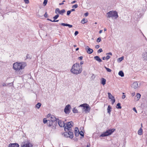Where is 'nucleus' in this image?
I'll return each instance as SVG.
<instances>
[{
	"label": "nucleus",
	"instance_id": "42",
	"mask_svg": "<svg viewBox=\"0 0 147 147\" xmlns=\"http://www.w3.org/2000/svg\"><path fill=\"white\" fill-rule=\"evenodd\" d=\"M102 51V50L101 49H99L97 51V52L98 53H100V52H101Z\"/></svg>",
	"mask_w": 147,
	"mask_h": 147
},
{
	"label": "nucleus",
	"instance_id": "5",
	"mask_svg": "<svg viewBox=\"0 0 147 147\" xmlns=\"http://www.w3.org/2000/svg\"><path fill=\"white\" fill-rule=\"evenodd\" d=\"M58 120L59 119H56L54 116L51 115L50 117V119L48 120L49 121V123L48 125L49 127L53 125V123L55 122V124H57Z\"/></svg>",
	"mask_w": 147,
	"mask_h": 147
},
{
	"label": "nucleus",
	"instance_id": "17",
	"mask_svg": "<svg viewBox=\"0 0 147 147\" xmlns=\"http://www.w3.org/2000/svg\"><path fill=\"white\" fill-rule=\"evenodd\" d=\"M19 145L17 143L11 144L9 145V147H19Z\"/></svg>",
	"mask_w": 147,
	"mask_h": 147
},
{
	"label": "nucleus",
	"instance_id": "18",
	"mask_svg": "<svg viewBox=\"0 0 147 147\" xmlns=\"http://www.w3.org/2000/svg\"><path fill=\"white\" fill-rule=\"evenodd\" d=\"M94 59L99 62H101L102 61L99 57L98 56L94 57Z\"/></svg>",
	"mask_w": 147,
	"mask_h": 147
},
{
	"label": "nucleus",
	"instance_id": "49",
	"mask_svg": "<svg viewBox=\"0 0 147 147\" xmlns=\"http://www.w3.org/2000/svg\"><path fill=\"white\" fill-rule=\"evenodd\" d=\"M100 47L99 45H97L95 46V48L96 49H98Z\"/></svg>",
	"mask_w": 147,
	"mask_h": 147
},
{
	"label": "nucleus",
	"instance_id": "57",
	"mask_svg": "<svg viewBox=\"0 0 147 147\" xmlns=\"http://www.w3.org/2000/svg\"><path fill=\"white\" fill-rule=\"evenodd\" d=\"M84 63V61H81L80 63V65H82Z\"/></svg>",
	"mask_w": 147,
	"mask_h": 147
},
{
	"label": "nucleus",
	"instance_id": "44",
	"mask_svg": "<svg viewBox=\"0 0 147 147\" xmlns=\"http://www.w3.org/2000/svg\"><path fill=\"white\" fill-rule=\"evenodd\" d=\"M83 58V57L82 56H80L78 57V59L80 60H82V59Z\"/></svg>",
	"mask_w": 147,
	"mask_h": 147
},
{
	"label": "nucleus",
	"instance_id": "13",
	"mask_svg": "<svg viewBox=\"0 0 147 147\" xmlns=\"http://www.w3.org/2000/svg\"><path fill=\"white\" fill-rule=\"evenodd\" d=\"M85 50H86L87 52L89 54H91L93 52V50L90 48L88 46L86 47Z\"/></svg>",
	"mask_w": 147,
	"mask_h": 147
},
{
	"label": "nucleus",
	"instance_id": "32",
	"mask_svg": "<svg viewBox=\"0 0 147 147\" xmlns=\"http://www.w3.org/2000/svg\"><path fill=\"white\" fill-rule=\"evenodd\" d=\"M105 68L106 69L107 71L108 72H111V69H110L109 68H107L105 66Z\"/></svg>",
	"mask_w": 147,
	"mask_h": 147
},
{
	"label": "nucleus",
	"instance_id": "29",
	"mask_svg": "<svg viewBox=\"0 0 147 147\" xmlns=\"http://www.w3.org/2000/svg\"><path fill=\"white\" fill-rule=\"evenodd\" d=\"M79 134L81 136H82L84 137V133L82 131H79V130L78 131Z\"/></svg>",
	"mask_w": 147,
	"mask_h": 147
},
{
	"label": "nucleus",
	"instance_id": "59",
	"mask_svg": "<svg viewBox=\"0 0 147 147\" xmlns=\"http://www.w3.org/2000/svg\"><path fill=\"white\" fill-rule=\"evenodd\" d=\"M102 60H105V59H106V57H103L102 58Z\"/></svg>",
	"mask_w": 147,
	"mask_h": 147
},
{
	"label": "nucleus",
	"instance_id": "7",
	"mask_svg": "<svg viewBox=\"0 0 147 147\" xmlns=\"http://www.w3.org/2000/svg\"><path fill=\"white\" fill-rule=\"evenodd\" d=\"M115 130V129H108L105 132L102 133L100 136V137H105L111 135Z\"/></svg>",
	"mask_w": 147,
	"mask_h": 147
},
{
	"label": "nucleus",
	"instance_id": "58",
	"mask_svg": "<svg viewBox=\"0 0 147 147\" xmlns=\"http://www.w3.org/2000/svg\"><path fill=\"white\" fill-rule=\"evenodd\" d=\"M2 86H6V85L5 83H3L2 84Z\"/></svg>",
	"mask_w": 147,
	"mask_h": 147
},
{
	"label": "nucleus",
	"instance_id": "8",
	"mask_svg": "<svg viewBox=\"0 0 147 147\" xmlns=\"http://www.w3.org/2000/svg\"><path fill=\"white\" fill-rule=\"evenodd\" d=\"M64 136L65 137H69L70 138H72L74 137V134L71 131H65L64 133Z\"/></svg>",
	"mask_w": 147,
	"mask_h": 147
},
{
	"label": "nucleus",
	"instance_id": "55",
	"mask_svg": "<svg viewBox=\"0 0 147 147\" xmlns=\"http://www.w3.org/2000/svg\"><path fill=\"white\" fill-rule=\"evenodd\" d=\"M76 1H72L71 2V3L72 4H73V3H76Z\"/></svg>",
	"mask_w": 147,
	"mask_h": 147
},
{
	"label": "nucleus",
	"instance_id": "37",
	"mask_svg": "<svg viewBox=\"0 0 147 147\" xmlns=\"http://www.w3.org/2000/svg\"><path fill=\"white\" fill-rule=\"evenodd\" d=\"M48 120L46 119V118L43 119V123H46L47 122Z\"/></svg>",
	"mask_w": 147,
	"mask_h": 147
},
{
	"label": "nucleus",
	"instance_id": "6",
	"mask_svg": "<svg viewBox=\"0 0 147 147\" xmlns=\"http://www.w3.org/2000/svg\"><path fill=\"white\" fill-rule=\"evenodd\" d=\"M73 123L72 121L69 122L65 126L64 130L65 131H72L71 128L73 126Z\"/></svg>",
	"mask_w": 147,
	"mask_h": 147
},
{
	"label": "nucleus",
	"instance_id": "14",
	"mask_svg": "<svg viewBox=\"0 0 147 147\" xmlns=\"http://www.w3.org/2000/svg\"><path fill=\"white\" fill-rule=\"evenodd\" d=\"M57 122L58 123V125L60 127H63L64 128L65 125L63 121L59 119Z\"/></svg>",
	"mask_w": 147,
	"mask_h": 147
},
{
	"label": "nucleus",
	"instance_id": "10",
	"mask_svg": "<svg viewBox=\"0 0 147 147\" xmlns=\"http://www.w3.org/2000/svg\"><path fill=\"white\" fill-rule=\"evenodd\" d=\"M70 108L71 106L69 105H68L65 106L64 109V111L66 114H68L69 113Z\"/></svg>",
	"mask_w": 147,
	"mask_h": 147
},
{
	"label": "nucleus",
	"instance_id": "19",
	"mask_svg": "<svg viewBox=\"0 0 147 147\" xmlns=\"http://www.w3.org/2000/svg\"><path fill=\"white\" fill-rule=\"evenodd\" d=\"M61 25L64 26H67L69 28H71L73 26L72 25H70L67 24H65L64 23H61L60 24Z\"/></svg>",
	"mask_w": 147,
	"mask_h": 147
},
{
	"label": "nucleus",
	"instance_id": "30",
	"mask_svg": "<svg viewBox=\"0 0 147 147\" xmlns=\"http://www.w3.org/2000/svg\"><path fill=\"white\" fill-rule=\"evenodd\" d=\"M75 134L76 136L77 137L79 136V133L77 131V130L75 129Z\"/></svg>",
	"mask_w": 147,
	"mask_h": 147
},
{
	"label": "nucleus",
	"instance_id": "35",
	"mask_svg": "<svg viewBox=\"0 0 147 147\" xmlns=\"http://www.w3.org/2000/svg\"><path fill=\"white\" fill-rule=\"evenodd\" d=\"M78 5L77 4H75L74 5H73L72 7V8H77L78 7Z\"/></svg>",
	"mask_w": 147,
	"mask_h": 147
},
{
	"label": "nucleus",
	"instance_id": "9",
	"mask_svg": "<svg viewBox=\"0 0 147 147\" xmlns=\"http://www.w3.org/2000/svg\"><path fill=\"white\" fill-rule=\"evenodd\" d=\"M65 12V10L64 9H63L60 10L58 8H56L55 10V13L57 14H59L61 15H63L64 13Z\"/></svg>",
	"mask_w": 147,
	"mask_h": 147
},
{
	"label": "nucleus",
	"instance_id": "64",
	"mask_svg": "<svg viewBox=\"0 0 147 147\" xmlns=\"http://www.w3.org/2000/svg\"><path fill=\"white\" fill-rule=\"evenodd\" d=\"M104 31H107V29H106V28H104Z\"/></svg>",
	"mask_w": 147,
	"mask_h": 147
},
{
	"label": "nucleus",
	"instance_id": "53",
	"mask_svg": "<svg viewBox=\"0 0 147 147\" xmlns=\"http://www.w3.org/2000/svg\"><path fill=\"white\" fill-rule=\"evenodd\" d=\"M13 83L12 82H11V83H9V84H8V85H10V86H11V85H13Z\"/></svg>",
	"mask_w": 147,
	"mask_h": 147
},
{
	"label": "nucleus",
	"instance_id": "52",
	"mask_svg": "<svg viewBox=\"0 0 147 147\" xmlns=\"http://www.w3.org/2000/svg\"><path fill=\"white\" fill-rule=\"evenodd\" d=\"M133 110L135 111L136 113H137V111L135 108H133Z\"/></svg>",
	"mask_w": 147,
	"mask_h": 147
},
{
	"label": "nucleus",
	"instance_id": "22",
	"mask_svg": "<svg viewBox=\"0 0 147 147\" xmlns=\"http://www.w3.org/2000/svg\"><path fill=\"white\" fill-rule=\"evenodd\" d=\"M143 130L142 127L140 128L138 131V134L139 135H141L142 134Z\"/></svg>",
	"mask_w": 147,
	"mask_h": 147
},
{
	"label": "nucleus",
	"instance_id": "26",
	"mask_svg": "<svg viewBox=\"0 0 147 147\" xmlns=\"http://www.w3.org/2000/svg\"><path fill=\"white\" fill-rule=\"evenodd\" d=\"M41 104L40 103H38L36 105V107L38 109H39L41 106Z\"/></svg>",
	"mask_w": 147,
	"mask_h": 147
},
{
	"label": "nucleus",
	"instance_id": "11",
	"mask_svg": "<svg viewBox=\"0 0 147 147\" xmlns=\"http://www.w3.org/2000/svg\"><path fill=\"white\" fill-rule=\"evenodd\" d=\"M108 97L109 99H111L112 101V104L113 105L115 102V99L113 96L109 92L108 93Z\"/></svg>",
	"mask_w": 147,
	"mask_h": 147
},
{
	"label": "nucleus",
	"instance_id": "21",
	"mask_svg": "<svg viewBox=\"0 0 147 147\" xmlns=\"http://www.w3.org/2000/svg\"><path fill=\"white\" fill-rule=\"evenodd\" d=\"M107 113L109 115L111 114L110 113L111 111V108L110 105H109L107 108Z\"/></svg>",
	"mask_w": 147,
	"mask_h": 147
},
{
	"label": "nucleus",
	"instance_id": "24",
	"mask_svg": "<svg viewBox=\"0 0 147 147\" xmlns=\"http://www.w3.org/2000/svg\"><path fill=\"white\" fill-rule=\"evenodd\" d=\"M124 59V57H121L120 58H119L117 59V61L119 63L121 61Z\"/></svg>",
	"mask_w": 147,
	"mask_h": 147
},
{
	"label": "nucleus",
	"instance_id": "28",
	"mask_svg": "<svg viewBox=\"0 0 147 147\" xmlns=\"http://www.w3.org/2000/svg\"><path fill=\"white\" fill-rule=\"evenodd\" d=\"M72 111L74 113H76L78 112V110L75 108H74L72 109Z\"/></svg>",
	"mask_w": 147,
	"mask_h": 147
},
{
	"label": "nucleus",
	"instance_id": "20",
	"mask_svg": "<svg viewBox=\"0 0 147 147\" xmlns=\"http://www.w3.org/2000/svg\"><path fill=\"white\" fill-rule=\"evenodd\" d=\"M106 80L103 78H102L101 79V83L103 85H104L106 84Z\"/></svg>",
	"mask_w": 147,
	"mask_h": 147
},
{
	"label": "nucleus",
	"instance_id": "36",
	"mask_svg": "<svg viewBox=\"0 0 147 147\" xmlns=\"http://www.w3.org/2000/svg\"><path fill=\"white\" fill-rule=\"evenodd\" d=\"M86 22L85 21V20L84 19H83L82 20V21H81V22L83 24H84L85 23H86Z\"/></svg>",
	"mask_w": 147,
	"mask_h": 147
},
{
	"label": "nucleus",
	"instance_id": "45",
	"mask_svg": "<svg viewBox=\"0 0 147 147\" xmlns=\"http://www.w3.org/2000/svg\"><path fill=\"white\" fill-rule=\"evenodd\" d=\"M110 58V57L109 55H107L106 57V59L107 60L109 59Z\"/></svg>",
	"mask_w": 147,
	"mask_h": 147
},
{
	"label": "nucleus",
	"instance_id": "61",
	"mask_svg": "<svg viewBox=\"0 0 147 147\" xmlns=\"http://www.w3.org/2000/svg\"><path fill=\"white\" fill-rule=\"evenodd\" d=\"M51 114H48V115H47L48 117H51Z\"/></svg>",
	"mask_w": 147,
	"mask_h": 147
},
{
	"label": "nucleus",
	"instance_id": "12",
	"mask_svg": "<svg viewBox=\"0 0 147 147\" xmlns=\"http://www.w3.org/2000/svg\"><path fill=\"white\" fill-rule=\"evenodd\" d=\"M21 147H32L31 144L28 142L26 143H22L21 145Z\"/></svg>",
	"mask_w": 147,
	"mask_h": 147
},
{
	"label": "nucleus",
	"instance_id": "31",
	"mask_svg": "<svg viewBox=\"0 0 147 147\" xmlns=\"http://www.w3.org/2000/svg\"><path fill=\"white\" fill-rule=\"evenodd\" d=\"M48 1L47 0H44L43 3V5L44 6H45L46 5Z\"/></svg>",
	"mask_w": 147,
	"mask_h": 147
},
{
	"label": "nucleus",
	"instance_id": "38",
	"mask_svg": "<svg viewBox=\"0 0 147 147\" xmlns=\"http://www.w3.org/2000/svg\"><path fill=\"white\" fill-rule=\"evenodd\" d=\"M71 11L70 10L68 11L67 12V16H69L71 13Z\"/></svg>",
	"mask_w": 147,
	"mask_h": 147
},
{
	"label": "nucleus",
	"instance_id": "48",
	"mask_svg": "<svg viewBox=\"0 0 147 147\" xmlns=\"http://www.w3.org/2000/svg\"><path fill=\"white\" fill-rule=\"evenodd\" d=\"M65 2V1H64V0L63 1V2H62V3H59V5H63L64 4L63 2Z\"/></svg>",
	"mask_w": 147,
	"mask_h": 147
},
{
	"label": "nucleus",
	"instance_id": "56",
	"mask_svg": "<svg viewBox=\"0 0 147 147\" xmlns=\"http://www.w3.org/2000/svg\"><path fill=\"white\" fill-rule=\"evenodd\" d=\"M70 11H71V12L72 11H75V9H71Z\"/></svg>",
	"mask_w": 147,
	"mask_h": 147
},
{
	"label": "nucleus",
	"instance_id": "3",
	"mask_svg": "<svg viewBox=\"0 0 147 147\" xmlns=\"http://www.w3.org/2000/svg\"><path fill=\"white\" fill-rule=\"evenodd\" d=\"M107 17L109 18L117 19L118 16L117 12L116 11H111L107 13Z\"/></svg>",
	"mask_w": 147,
	"mask_h": 147
},
{
	"label": "nucleus",
	"instance_id": "51",
	"mask_svg": "<svg viewBox=\"0 0 147 147\" xmlns=\"http://www.w3.org/2000/svg\"><path fill=\"white\" fill-rule=\"evenodd\" d=\"M131 95L132 96H134L135 95V92H134L131 94Z\"/></svg>",
	"mask_w": 147,
	"mask_h": 147
},
{
	"label": "nucleus",
	"instance_id": "4",
	"mask_svg": "<svg viewBox=\"0 0 147 147\" xmlns=\"http://www.w3.org/2000/svg\"><path fill=\"white\" fill-rule=\"evenodd\" d=\"M80 107H83V112L87 113L90 112L91 108L89 105L86 103L80 105Z\"/></svg>",
	"mask_w": 147,
	"mask_h": 147
},
{
	"label": "nucleus",
	"instance_id": "15",
	"mask_svg": "<svg viewBox=\"0 0 147 147\" xmlns=\"http://www.w3.org/2000/svg\"><path fill=\"white\" fill-rule=\"evenodd\" d=\"M132 87L134 89H136L138 87V84L137 82H134L132 85Z\"/></svg>",
	"mask_w": 147,
	"mask_h": 147
},
{
	"label": "nucleus",
	"instance_id": "63",
	"mask_svg": "<svg viewBox=\"0 0 147 147\" xmlns=\"http://www.w3.org/2000/svg\"><path fill=\"white\" fill-rule=\"evenodd\" d=\"M52 20V22H56V20Z\"/></svg>",
	"mask_w": 147,
	"mask_h": 147
},
{
	"label": "nucleus",
	"instance_id": "39",
	"mask_svg": "<svg viewBox=\"0 0 147 147\" xmlns=\"http://www.w3.org/2000/svg\"><path fill=\"white\" fill-rule=\"evenodd\" d=\"M31 57L29 54H27L26 56V59H31Z\"/></svg>",
	"mask_w": 147,
	"mask_h": 147
},
{
	"label": "nucleus",
	"instance_id": "2",
	"mask_svg": "<svg viewBox=\"0 0 147 147\" xmlns=\"http://www.w3.org/2000/svg\"><path fill=\"white\" fill-rule=\"evenodd\" d=\"M26 66L25 63H16L13 64V68L16 71H19L23 69Z\"/></svg>",
	"mask_w": 147,
	"mask_h": 147
},
{
	"label": "nucleus",
	"instance_id": "62",
	"mask_svg": "<svg viewBox=\"0 0 147 147\" xmlns=\"http://www.w3.org/2000/svg\"><path fill=\"white\" fill-rule=\"evenodd\" d=\"M79 48H77L76 49V51H78V50H79Z\"/></svg>",
	"mask_w": 147,
	"mask_h": 147
},
{
	"label": "nucleus",
	"instance_id": "60",
	"mask_svg": "<svg viewBox=\"0 0 147 147\" xmlns=\"http://www.w3.org/2000/svg\"><path fill=\"white\" fill-rule=\"evenodd\" d=\"M102 32V30H100L99 32V33L100 34Z\"/></svg>",
	"mask_w": 147,
	"mask_h": 147
},
{
	"label": "nucleus",
	"instance_id": "34",
	"mask_svg": "<svg viewBox=\"0 0 147 147\" xmlns=\"http://www.w3.org/2000/svg\"><path fill=\"white\" fill-rule=\"evenodd\" d=\"M101 38L100 37L98 38L96 40V41L97 42H100L101 41Z\"/></svg>",
	"mask_w": 147,
	"mask_h": 147
},
{
	"label": "nucleus",
	"instance_id": "47",
	"mask_svg": "<svg viewBox=\"0 0 147 147\" xmlns=\"http://www.w3.org/2000/svg\"><path fill=\"white\" fill-rule=\"evenodd\" d=\"M106 55H112V53L111 52H109V53H106Z\"/></svg>",
	"mask_w": 147,
	"mask_h": 147
},
{
	"label": "nucleus",
	"instance_id": "46",
	"mask_svg": "<svg viewBox=\"0 0 147 147\" xmlns=\"http://www.w3.org/2000/svg\"><path fill=\"white\" fill-rule=\"evenodd\" d=\"M44 16L45 17H46V18L47 17H48V14H47V12H46L45 13V14H44Z\"/></svg>",
	"mask_w": 147,
	"mask_h": 147
},
{
	"label": "nucleus",
	"instance_id": "23",
	"mask_svg": "<svg viewBox=\"0 0 147 147\" xmlns=\"http://www.w3.org/2000/svg\"><path fill=\"white\" fill-rule=\"evenodd\" d=\"M118 74L121 77H123L124 76V73L122 71H120L118 73Z\"/></svg>",
	"mask_w": 147,
	"mask_h": 147
},
{
	"label": "nucleus",
	"instance_id": "43",
	"mask_svg": "<svg viewBox=\"0 0 147 147\" xmlns=\"http://www.w3.org/2000/svg\"><path fill=\"white\" fill-rule=\"evenodd\" d=\"M78 34V31H76L74 33V35L76 36Z\"/></svg>",
	"mask_w": 147,
	"mask_h": 147
},
{
	"label": "nucleus",
	"instance_id": "16",
	"mask_svg": "<svg viewBox=\"0 0 147 147\" xmlns=\"http://www.w3.org/2000/svg\"><path fill=\"white\" fill-rule=\"evenodd\" d=\"M142 57L144 60H147V51L144 52L142 54Z\"/></svg>",
	"mask_w": 147,
	"mask_h": 147
},
{
	"label": "nucleus",
	"instance_id": "40",
	"mask_svg": "<svg viewBox=\"0 0 147 147\" xmlns=\"http://www.w3.org/2000/svg\"><path fill=\"white\" fill-rule=\"evenodd\" d=\"M95 78V76L94 74H92V76L91 77V79L92 80H94Z\"/></svg>",
	"mask_w": 147,
	"mask_h": 147
},
{
	"label": "nucleus",
	"instance_id": "41",
	"mask_svg": "<svg viewBox=\"0 0 147 147\" xmlns=\"http://www.w3.org/2000/svg\"><path fill=\"white\" fill-rule=\"evenodd\" d=\"M24 2L26 4H28L29 3V1L28 0H24Z\"/></svg>",
	"mask_w": 147,
	"mask_h": 147
},
{
	"label": "nucleus",
	"instance_id": "33",
	"mask_svg": "<svg viewBox=\"0 0 147 147\" xmlns=\"http://www.w3.org/2000/svg\"><path fill=\"white\" fill-rule=\"evenodd\" d=\"M59 16L58 14H57L53 17V18L55 20H56L58 18Z\"/></svg>",
	"mask_w": 147,
	"mask_h": 147
},
{
	"label": "nucleus",
	"instance_id": "27",
	"mask_svg": "<svg viewBox=\"0 0 147 147\" xmlns=\"http://www.w3.org/2000/svg\"><path fill=\"white\" fill-rule=\"evenodd\" d=\"M117 109H121V104L119 103H118L117 104Z\"/></svg>",
	"mask_w": 147,
	"mask_h": 147
},
{
	"label": "nucleus",
	"instance_id": "54",
	"mask_svg": "<svg viewBox=\"0 0 147 147\" xmlns=\"http://www.w3.org/2000/svg\"><path fill=\"white\" fill-rule=\"evenodd\" d=\"M125 95H123L122 96V98L123 99L125 98Z\"/></svg>",
	"mask_w": 147,
	"mask_h": 147
},
{
	"label": "nucleus",
	"instance_id": "50",
	"mask_svg": "<svg viewBox=\"0 0 147 147\" xmlns=\"http://www.w3.org/2000/svg\"><path fill=\"white\" fill-rule=\"evenodd\" d=\"M84 14L85 16L86 17V16H87L88 15V13L87 12V13H85Z\"/></svg>",
	"mask_w": 147,
	"mask_h": 147
},
{
	"label": "nucleus",
	"instance_id": "1",
	"mask_svg": "<svg viewBox=\"0 0 147 147\" xmlns=\"http://www.w3.org/2000/svg\"><path fill=\"white\" fill-rule=\"evenodd\" d=\"M82 67L80 65L79 63L74 64L72 66L71 71L75 74H78L82 71Z\"/></svg>",
	"mask_w": 147,
	"mask_h": 147
},
{
	"label": "nucleus",
	"instance_id": "25",
	"mask_svg": "<svg viewBox=\"0 0 147 147\" xmlns=\"http://www.w3.org/2000/svg\"><path fill=\"white\" fill-rule=\"evenodd\" d=\"M136 97L137 98V100H138L140 98L141 95L140 94L138 93L137 94Z\"/></svg>",
	"mask_w": 147,
	"mask_h": 147
}]
</instances>
